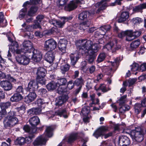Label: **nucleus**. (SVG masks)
<instances>
[{
  "instance_id": "53",
  "label": "nucleus",
  "mask_w": 146,
  "mask_h": 146,
  "mask_svg": "<svg viewBox=\"0 0 146 146\" xmlns=\"http://www.w3.org/2000/svg\"><path fill=\"white\" fill-rule=\"evenodd\" d=\"M90 112V110L89 108H87L84 107L83 108L82 110L81 113L82 114L86 116Z\"/></svg>"
},
{
  "instance_id": "54",
  "label": "nucleus",
  "mask_w": 146,
  "mask_h": 146,
  "mask_svg": "<svg viewBox=\"0 0 146 146\" xmlns=\"http://www.w3.org/2000/svg\"><path fill=\"white\" fill-rule=\"evenodd\" d=\"M36 102L37 106L40 108L42 107V106L44 105V104L45 103V102L44 101V100L41 99L37 100Z\"/></svg>"
},
{
  "instance_id": "18",
  "label": "nucleus",
  "mask_w": 146,
  "mask_h": 146,
  "mask_svg": "<svg viewBox=\"0 0 146 146\" xmlns=\"http://www.w3.org/2000/svg\"><path fill=\"white\" fill-rule=\"evenodd\" d=\"M128 34L129 35L127 37V40L131 41L136 37L139 36L141 35V33L139 31L133 32L131 30H129L128 32Z\"/></svg>"
},
{
  "instance_id": "9",
  "label": "nucleus",
  "mask_w": 146,
  "mask_h": 146,
  "mask_svg": "<svg viewBox=\"0 0 146 146\" xmlns=\"http://www.w3.org/2000/svg\"><path fill=\"white\" fill-rule=\"evenodd\" d=\"M79 41V40L76 43V45L78 47V48L79 49L78 52H76L74 53H71L70 55V57L71 60V63L73 65H74L76 64L78 59L81 57V54H82L81 53L79 52L80 47L77 46V44L78 43Z\"/></svg>"
},
{
  "instance_id": "63",
  "label": "nucleus",
  "mask_w": 146,
  "mask_h": 146,
  "mask_svg": "<svg viewBox=\"0 0 146 146\" xmlns=\"http://www.w3.org/2000/svg\"><path fill=\"white\" fill-rule=\"evenodd\" d=\"M140 69L141 72L146 70V62L144 63L140 66Z\"/></svg>"
},
{
  "instance_id": "32",
  "label": "nucleus",
  "mask_w": 146,
  "mask_h": 146,
  "mask_svg": "<svg viewBox=\"0 0 146 146\" xmlns=\"http://www.w3.org/2000/svg\"><path fill=\"white\" fill-rule=\"evenodd\" d=\"M78 135V133H72L68 137V142L69 143L73 142L77 139Z\"/></svg>"
},
{
  "instance_id": "27",
  "label": "nucleus",
  "mask_w": 146,
  "mask_h": 146,
  "mask_svg": "<svg viewBox=\"0 0 146 146\" xmlns=\"http://www.w3.org/2000/svg\"><path fill=\"white\" fill-rule=\"evenodd\" d=\"M45 60L50 63L53 62L54 59V53L52 52H49L46 54L45 56Z\"/></svg>"
},
{
  "instance_id": "41",
  "label": "nucleus",
  "mask_w": 146,
  "mask_h": 146,
  "mask_svg": "<svg viewBox=\"0 0 146 146\" xmlns=\"http://www.w3.org/2000/svg\"><path fill=\"white\" fill-rule=\"evenodd\" d=\"M106 56V55L105 53H100L97 59L96 60L97 62L98 63L102 62L104 60Z\"/></svg>"
},
{
  "instance_id": "43",
  "label": "nucleus",
  "mask_w": 146,
  "mask_h": 146,
  "mask_svg": "<svg viewBox=\"0 0 146 146\" xmlns=\"http://www.w3.org/2000/svg\"><path fill=\"white\" fill-rule=\"evenodd\" d=\"M131 70L133 72H135L137 71H141L140 69V66L136 63H133L131 66Z\"/></svg>"
},
{
  "instance_id": "34",
  "label": "nucleus",
  "mask_w": 146,
  "mask_h": 146,
  "mask_svg": "<svg viewBox=\"0 0 146 146\" xmlns=\"http://www.w3.org/2000/svg\"><path fill=\"white\" fill-rule=\"evenodd\" d=\"M23 98V97L21 94L16 93L11 98L10 100L13 102H17L21 100Z\"/></svg>"
},
{
  "instance_id": "51",
  "label": "nucleus",
  "mask_w": 146,
  "mask_h": 146,
  "mask_svg": "<svg viewBox=\"0 0 146 146\" xmlns=\"http://www.w3.org/2000/svg\"><path fill=\"white\" fill-rule=\"evenodd\" d=\"M129 30H127L125 31H122L120 32L118 35V36L121 38L126 36V40H127V37L129 36V35L128 34V32Z\"/></svg>"
},
{
  "instance_id": "50",
  "label": "nucleus",
  "mask_w": 146,
  "mask_h": 146,
  "mask_svg": "<svg viewBox=\"0 0 146 146\" xmlns=\"http://www.w3.org/2000/svg\"><path fill=\"white\" fill-rule=\"evenodd\" d=\"M70 68V66L68 64H65L62 65L61 67V72L63 74H64L65 72L68 70Z\"/></svg>"
},
{
  "instance_id": "7",
  "label": "nucleus",
  "mask_w": 146,
  "mask_h": 146,
  "mask_svg": "<svg viewBox=\"0 0 146 146\" xmlns=\"http://www.w3.org/2000/svg\"><path fill=\"white\" fill-rule=\"evenodd\" d=\"M57 46V43L53 39H50L45 41L44 49L47 51L52 50L54 49Z\"/></svg>"
},
{
  "instance_id": "39",
  "label": "nucleus",
  "mask_w": 146,
  "mask_h": 146,
  "mask_svg": "<svg viewBox=\"0 0 146 146\" xmlns=\"http://www.w3.org/2000/svg\"><path fill=\"white\" fill-rule=\"evenodd\" d=\"M111 28V27L110 25H106L101 26L100 28V31H102L103 33V35H105L106 33L110 31Z\"/></svg>"
},
{
  "instance_id": "24",
  "label": "nucleus",
  "mask_w": 146,
  "mask_h": 146,
  "mask_svg": "<svg viewBox=\"0 0 146 146\" xmlns=\"http://www.w3.org/2000/svg\"><path fill=\"white\" fill-rule=\"evenodd\" d=\"M55 115L61 117H62L65 118H67L68 117V113L64 108L57 110L55 112Z\"/></svg>"
},
{
  "instance_id": "45",
  "label": "nucleus",
  "mask_w": 146,
  "mask_h": 146,
  "mask_svg": "<svg viewBox=\"0 0 146 146\" xmlns=\"http://www.w3.org/2000/svg\"><path fill=\"white\" fill-rule=\"evenodd\" d=\"M25 138L23 137H19L15 141L16 144L22 145L25 143Z\"/></svg>"
},
{
  "instance_id": "1",
  "label": "nucleus",
  "mask_w": 146,
  "mask_h": 146,
  "mask_svg": "<svg viewBox=\"0 0 146 146\" xmlns=\"http://www.w3.org/2000/svg\"><path fill=\"white\" fill-rule=\"evenodd\" d=\"M77 46L80 47L79 52L82 55L86 54V59L90 63L94 61V55L100 49V46L97 44H93L91 40L84 39L80 40Z\"/></svg>"
},
{
  "instance_id": "2",
  "label": "nucleus",
  "mask_w": 146,
  "mask_h": 146,
  "mask_svg": "<svg viewBox=\"0 0 146 146\" xmlns=\"http://www.w3.org/2000/svg\"><path fill=\"white\" fill-rule=\"evenodd\" d=\"M53 128L51 126L46 127L44 134L38 137L34 141L33 144L34 146H39L45 145L48 140V137H50L53 135Z\"/></svg>"
},
{
  "instance_id": "15",
  "label": "nucleus",
  "mask_w": 146,
  "mask_h": 146,
  "mask_svg": "<svg viewBox=\"0 0 146 146\" xmlns=\"http://www.w3.org/2000/svg\"><path fill=\"white\" fill-rule=\"evenodd\" d=\"M72 18L71 16L62 17L61 20L59 21L56 20V26L59 28H62L66 22L70 20Z\"/></svg>"
},
{
  "instance_id": "25",
  "label": "nucleus",
  "mask_w": 146,
  "mask_h": 146,
  "mask_svg": "<svg viewBox=\"0 0 146 146\" xmlns=\"http://www.w3.org/2000/svg\"><path fill=\"white\" fill-rule=\"evenodd\" d=\"M30 92V93L25 98V101L28 103L34 101L36 97V94L34 92Z\"/></svg>"
},
{
  "instance_id": "48",
  "label": "nucleus",
  "mask_w": 146,
  "mask_h": 146,
  "mask_svg": "<svg viewBox=\"0 0 146 146\" xmlns=\"http://www.w3.org/2000/svg\"><path fill=\"white\" fill-rule=\"evenodd\" d=\"M67 82L66 79L64 78H62L57 80V84L59 86H64Z\"/></svg>"
},
{
  "instance_id": "30",
  "label": "nucleus",
  "mask_w": 146,
  "mask_h": 146,
  "mask_svg": "<svg viewBox=\"0 0 146 146\" xmlns=\"http://www.w3.org/2000/svg\"><path fill=\"white\" fill-rule=\"evenodd\" d=\"M129 14L127 12H122L120 15V17L118 20L119 23H122L127 20L129 17Z\"/></svg>"
},
{
  "instance_id": "44",
  "label": "nucleus",
  "mask_w": 146,
  "mask_h": 146,
  "mask_svg": "<svg viewBox=\"0 0 146 146\" xmlns=\"http://www.w3.org/2000/svg\"><path fill=\"white\" fill-rule=\"evenodd\" d=\"M84 81L82 78L80 77L76 79L74 82V83L77 86H80L82 87V86L84 84Z\"/></svg>"
},
{
  "instance_id": "36",
  "label": "nucleus",
  "mask_w": 146,
  "mask_h": 146,
  "mask_svg": "<svg viewBox=\"0 0 146 146\" xmlns=\"http://www.w3.org/2000/svg\"><path fill=\"white\" fill-rule=\"evenodd\" d=\"M23 129L25 131L29 133L30 134L35 133L37 130L36 128L33 127V128L31 129L30 127L28 125L24 126Z\"/></svg>"
},
{
  "instance_id": "12",
  "label": "nucleus",
  "mask_w": 146,
  "mask_h": 146,
  "mask_svg": "<svg viewBox=\"0 0 146 146\" xmlns=\"http://www.w3.org/2000/svg\"><path fill=\"white\" fill-rule=\"evenodd\" d=\"M109 1L110 0H102L100 2L96 4L95 5V7H99L96 11V13H99L101 10L105 9L108 6L106 2Z\"/></svg>"
},
{
  "instance_id": "64",
  "label": "nucleus",
  "mask_w": 146,
  "mask_h": 146,
  "mask_svg": "<svg viewBox=\"0 0 146 146\" xmlns=\"http://www.w3.org/2000/svg\"><path fill=\"white\" fill-rule=\"evenodd\" d=\"M146 51V48L144 47H142L140 48L139 51L138 52V54L139 55H142Z\"/></svg>"
},
{
  "instance_id": "61",
  "label": "nucleus",
  "mask_w": 146,
  "mask_h": 146,
  "mask_svg": "<svg viewBox=\"0 0 146 146\" xmlns=\"http://www.w3.org/2000/svg\"><path fill=\"white\" fill-rule=\"evenodd\" d=\"M4 21L5 22V25L6 26L7 25V21L6 20H5L4 18V15L2 12L0 13V23H2Z\"/></svg>"
},
{
  "instance_id": "29",
  "label": "nucleus",
  "mask_w": 146,
  "mask_h": 146,
  "mask_svg": "<svg viewBox=\"0 0 146 146\" xmlns=\"http://www.w3.org/2000/svg\"><path fill=\"white\" fill-rule=\"evenodd\" d=\"M31 5L30 4L28 5L27 6H24L23 7H24V8L21 9L19 11V14L18 15V18L20 20H21L24 18L25 15H26L27 11V7H29V6Z\"/></svg>"
},
{
  "instance_id": "5",
  "label": "nucleus",
  "mask_w": 146,
  "mask_h": 146,
  "mask_svg": "<svg viewBox=\"0 0 146 146\" xmlns=\"http://www.w3.org/2000/svg\"><path fill=\"white\" fill-rule=\"evenodd\" d=\"M120 61V58H116L114 60V62H111V65L112 68H110L106 66L102 68V71L105 72L107 75H109L112 76V74L113 72V70H116L119 66V62Z\"/></svg>"
},
{
  "instance_id": "19",
  "label": "nucleus",
  "mask_w": 146,
  "mask_h": 146,
  "mask_svg": "<svg viewBox=\"0 0 146 146\" xmlns=\"http://www.w3.org/2000/svg\"><path fill=\"white\" fill-rule=\"evenodd\" d=\"M67 41L65 39H60L58 43V46L59 49L63 53L66 51Z\"/></svg>"
},
{
  "instance_id": "21",
  "label": "nucleus",
  "mask_w": 146,
  "mask_h": 146,
  "mask_svg": "<svg viewBox=\"0 0 146 146\" xmlns=\"http://www.w3.org/2000/svg\"><path fill=\"white\" fill-rule=\"evenodd\" d=\"M29 121L32 127L37 128L36 126L40 123V120L38 117L34 116L30 119Z\"/></svg>"
},
{
  "instance_id": "52",
  "label": "nucleus",
  "mask_w": 146,
  "mask_h": 146,
  "mask_svg": "<svg viewBox=\"0 0 146 146\" xmlns=\"http://www.w3.org/2000/svg\"><path fill=\"white\" fill-rule=\"evenodd\" d=\"M129 108V106L128 105H124L120 108L119 111L122 113L124 111L128 110Z\"/></svg>"
},
{
  "instance_id": "13",
  "label": "nucleus",
  "mask_w": 146,
  "mask_h": 146,
  "mask_svg": "<svg viewBox=\"0 0 146 146\" xmlns=\"http://www.w3.org/2000/svg\"><path fill=\"white\" fill-rule=\"evenodd\" d=\"M117 142L119 146H127L130 143L129 138L127 136H123L119 137Z\"/></svg>"
},
{
  "instance_id": "4",
  "label": "nucleus",
  "mask_w": 146,
  "mask_h": 146,
  "mask_svg": "<svg viewBox=\"0 0 146 146\" xmlns=\"http://www.w3.org/2000/svg\"><path fill=\"white\" fill-rule=\"evenodd\" d=\"M130 135L133 140L139 142L143 140L144 133L141 128L138 127L131 131Z\"/></svg>"
},
{
  "instance_id": "26",
  "label": "nucleus",
  "mask_w": 146,
  "mask_h": 146,
  "mask_svg": "<svg viewBox=\"0 0 146 146\" xmlns=\"http://www.w3.org/2000/svg\"><path fill=\"white\" fill-rule=\"evenodd\" d=\"M41 108H34L29 110L27 113L28 114L31 115H39L41 113L42 110Z\"/></svg>"
},
{
  "instance_id": "38",
  "label": "nucleus",
  "mask_w": 146,
  "mask_h": 146,
  "mask_svg": "<svg viewBox=\"0 0 146 146\" xmlns=\"http://www.w3.org/2000/svg\"><path fill=\"white\" fill-rule=\"evenodd\" d=\"M46 73V71L44 68L41 67L39 68L37 70V77H44Z\"/></svg>"
},
{
  "instance_id": "35",
  "label": "nucleus",
  "mask_w": 146,
  "mask_h": 146,
  "mask_svg": "<svg viewBox=\"0 0 146 146\" xmlns=\"http://www.w3.org/2000/svg\"><path fill=\"white\" fill-rule=\"evenodd\" d=\"M57 86L56 83L52 81L46 85V87L48 90L52 91L55 89Z\"/></svg>"
},
{
  "instance_id": "56",
  "label": "nucleus",
  "mask_w": 146,
  "mask_h": 146,
  "mask_svg": "<svg viewBox=\"0 0 146 146\" xmlns=\"http://www.w3.org/2000/svg\"><path fill=\"white\" fill-rule=\"evenodd\" d=\"M44 77H37V81L40 84H45L46 80L44 78Z\"/></svg>"
},
{
  "instance_id": "62",
  "label": "nucleus",
  "mask_w": 146,
  "mask_h": 146,
  "mask_svg": "<svg viewBox=\"0 0 146 146\" xmlns=\"http://www.w3.org/2000/svg\"><path fill=\"white\" fill-rule=\"evenodd\" d=\"M74 84L72 82V81H70L68 82L67 85V87L68 89L69 90L72 89L74 87Z\"/></svg>"
},
{
  "instance_id": "42",
  "label": "nucleus",
  "mask_w": 146,
  "mask_h": 146,
  "mask_svg": "<svg viewBox=\"0 0 146 146\" xmlns=\"http://www.w3.org/2000/svg\"><path fill=\"white\" fill-rule=\"evenodd\" d=\"M140 42L139 40H137L133 41L131 44L130 46L132 49L137 47L140 44Z\"/></svg>"
},
{
  "instance_id": "8",
  "label": "nucleus",
  "mask_w": 146,
  "mask_h": 146,
  "mask_svg": "<svg viewBox=\"0 0 146 146\" xmlns=\"http://www.w3.org/2000/svg\"><path fill=\"white\" fill-rule=\"evenodd\" d=\"M22 53L21 55H19L16 57L17 62L20 64L25 65L28 64L30 62L29 56L26 55L25 54L23 55Z\"/></svg>"
},
{
  "instance_id": "10",
  "label": "nucleus",
  "mask_w": 146,
  "mask_h": 146,
  "mask_svg": "<svg viewBox=\"0 0 146 146\" xmlns=\"http://www.w3.org/2000/svg\"><path fill=\"white\" fill-rule=\"evenodd\" d=\"M37 8L36 7H33L31 8L28 11L27 15L25 18L26 22L30 23L32 21L33 18L32 17L34 16V14L37 11Z\"/></svg>"
},
{
  "instance_id": "11",
  "label": "nucleus",
  "mask_w": 146,
  "mask_h": 146,
  "mask_svg": "<svg viewBox=\"0 0 146 146\" xmlns=\"http://www.w3.org/2000/svg\"><path fill=\"white\" fill-rule=\"evenodd\" d=\"M80 3L79 0H74L70 2L69 3L64 7L65 11H71L76 9L78 5Z\"/></svg>"
},
{
  "instance_id": "57",
  "label": "nucleus",
  "mask_w": 146,
  "mask_h": 146,
  "mask_svg": "<svg viewBox=\"0 0 146 146\" xmlns=\"http://www.w3.org/2000/svg\"><path fill=\"white\" fill-rule=\"evenodd\" d=\"M142 21V20L139 17L133 18L132 20V22L135 25H137L141 23Z\"/></svg>"
},
{
  "instance_id": "60",
  "label": "nucleus",
  "mask_w": 146,
  "mask_h": 146,
  "mask_svg": "<svg viewBox=\"0 0 146 146\" xmlns=\"http://www.w3.org/2000/svg\"><path fill=\"white\" fill-rule=\"evenodd\" d=\"M126 97L127 95H125L122 96L120 98L119 100L120 104L122 105L125 102L126 100Z\"/></svg>"
},
{
  "instance_id": "20",
  "label": "nucleus",
  "mask_w": 146,
  "mask_h": 146,
  "mask_svg": "<svg viewBox=\"0 0 146 146\" xmlns=\"http://www.w3.org/2000/svg\"><path fill=\"white\" fill-rule=\"evenodd\" d=\"M18 46V44L16 42H14L11 43V45L10 46L9 50L13 52H16L17 54H21V50L17 49Z\"/></svg>"
},
{
  "instance_id": "33",
  "label": "nucleus",
  "mask_w": 146,
  "mask_h": 146,
  "mask_svg": "<svg viewBox=\"0 0 146 146\" xmlns=\"http://www.w3.org/2000/svg\"><path fill=\"white\" fill-rule=\"evenodd\" d=\"M10 106L11 103L9 102H1L0 103V107L1 109V111H3V114H5L6 113L5 109L8 108Z\"/></svg>"
},
{
  "instance_id": "47",
  "label": "nucleus",
  "mask_w": 146,
  "mask_h": 146,
  "mask_svg": "<svg viewBox=\"0 0 146 146\" xmlns=\"http://www.w3.org/2000/svg\"><path fill=\"white\" fill-rule=\"evenodd\" d=\"M40 0H30V1H27L24 4V6H27L30 4H36L38 3Z\"/></svg>"
},
{
  "instance_id": "14",
  "label": "nucleus",
  "mask_w": 146,
  "mask_h": 146,
  "mask_svg": "<svg viewBox=\"0 0 146 146\" xmlns=\"http://www.w3.org/2000/svg\"><path fill=\"white\" fill-rule=\"evenodd\" d=\"M31 53V56L32 55V58L34 62H38L40 61L42 58V56L39 51L34 49Z\"/></svg>"
},
{
  "instance_id": "40",
  "label": "nucleus",
  "mask_w": 146,
  "mask_h": 146,
  "mask_svg": "<svg viewBox=\"0 0 146 146\" xmlns=\"http://www.w3.org/2000/svg\"><path fill=\"white\" fill-rule=\"evenodd\" d=\"M89 15V13L87 11H85L81 13L79 15L78 18L81 20L86 19Z\"/></svg>"
},
{
  "instance_id": "37",
  "label": "nucleus",
  "mask_w": 146,
  "mask_h": 146,
  "mask_svg": "<svg viewBox=\"0 0 146 146\" xmlns=\"http://www.w3.org/2000/svg\"><path fill=\"white\" fill-rule=\"evenodd\" d=\"M90 24L89 21L83 22L81 23L79 25V29L81 30H84L89 27Z\"/></svg>"
},
{
  "instance_id": "28",
  "label": "nucleus",
  "mask_w": 146,
  "mask_h": 146,
  "mask_svg": "<svg viewBox=\"0 0 146 146\" xmlns=\"http://www.w3.org/2000/svg\"><path fill=\"white\" fill-rule=\"evenodd\" d=\"M68 96L66 95L60 97L58 99L56 100V105L58 106H61L68 100Z\"/></svg>"
},
{
  "instance_id": "22",
  "label": "nucleus",
  "mask_w": 146,
  "mask_h": 146,
  "mask_svg": "<svg viewBox=\"0 0 146 146\" xmlns=\"http://www.w3.org/2000/svg\"><path fill=\"white\" fill-rule=\"evenodd\" d=\"M0 84L1 87L6 91L11 90L12 87L11 83L8 81H3L1 82Z\"/></svg>"
},
{
  "instance_id": "16",
  "label": "nucleus",
  "mask_w": 146,
  "mask_h": 146,
  "mask_svg": "<svg viewBox=\"0 0 146 146\" xmlns=\"http://www.w3.org/2000/svg\"><path fill=\"white\" fill-rule=\"evenodd\" d=\"M38 87L37 82L35 80H32L29 83L27 90L30 92H34L37 89Z\"/></svg>"
},
{
  "instance_id": "23",
  "label": "nucleus",
  "mask_w": 146,
  "mask_h": 146,
  "mask_svg": "<svg viewBox=\"0 0 146 146\" xmlns=\"http://www.w3.org/2000/svg\"><path fill=\"white\" fill-rule=\"evenodd\" d=\"M120 47H116L112 42H110L104 46V48L107 49L108 50L111 52H115L116 50L118 49Z\"/></svg>"
},
{
  "instance_id": "17",
  "label": "nucleus",
  "mask_w": 146,
  "mask_h": 146,
  "mask_svg": "<svg viewBox=\"0 0 146 146\" xmlns=\"http://www.w3.org/2000/svg\"><path fill=\"white\" fill-rule=\"evenodd\" d=\"M108 130V129L104 126H102L97 130L93 133V135L96 138L104 135V133Z\"/></svg>"
},
{
  "instance_id": "31",
  "label": "nucleus",
  "mask_w": 146,
  "mask_h": 146,
  "mask_svg": "<svg viewBox=\"0 0 146 146\" xmlns=\"http://www.w3.org/2000/svg\"><path fill=\"white\" fill-rule=\"evenodd\" d=\"M146 8V3L140 4L133 8V10L135 12H140L142 13V10Z\"/></svg>"
},
{
  "instance_id": "46",
  "label": "nucleus",
  "mask_w": 146,
  "mask_h": 146,
  "mask_svg": "<svg viewBox=\"0 0 146 146\" xmlns=\"http://www.w3.org/2000/svg\"><path fill=\"white\" fill-rule=\"evenodd\" d=\"M95 88L96 90H101L104 92H106L109 90V89H108L106 88V85L104 84H101L98 88H97L96 86H95Z\"/></svg>"
},
{
  "instance_id": "59",
  "label": "nucleus",
  "mask_w": 146,
  "mask_h": 146,
  "mask_svg": "<svg viewBox=\"0 0 146 146\" xmlns=\"http://www.w3.org/2000/svg\"><path fill=\"white\" fill-rule=\"evenodd\" d=\"M35 135L32 134V135H29V137H26L25 139V143H29L30 142H31L32 141V138H34Z\"/></svg>"
},
{
  "instance_id": "49",
  "label": "nucleus",
  "mask_w": 146,
  "mask_h": 146,
  "mask_svg": "<svg viewBox=\"0 0 146 146\" xmlns=\"http://www.w3.org/2000/svg\"><path fill=\"white\" fill-rule=\"evenodd\" d=\"M141 105L139 104H136L134 106V108L135 113L137 114H139L141 111Z\"/></svg>"
},
{
  "instance_id": "58",
  "label": "nucleus",
  "mask_w": 146,
  "mask_h": 146,
  "mask_svg": "<svg viewBox=\"0 0 146 146\" xmlns=\"http://www.w3.org/2000/svg\"><path fill=\"white\" fill-rule=\"evenodd\" d=\"M24 90L22 86H18L16 90V93H18V94H23V93Z\"/></svg>"
},
{
  "instance_id": "6",
  "label": "nucleus",
  "mask_w": 146,
  "mask_h": 146,
  "mask_svg": "<svg viewBox=\"0 0 146 146\" xmlns=\"http://www.w3.org/2000/svg\"><path fill=\"white\" fill-rule=\"evenodd\" d=\"M32 43L29 40H25L23 43V47L21 49L22 53L25 54L27 56H30L31 51L33 50Z\"/></svg>"
},
{
  "instance_id": "3",
  "label": "nucleus",
  "mask_w": 146,
  "mask_h": 146,
  "mask_svg": "<svg viewBox=\"0 0 146 146\" xmlns=\"http://www.w3.org/2000/svg\"><path fill=\"white\" fill-rule=\"evenodd\" d=\"M18 119L16 116V112L11 111L4 122L5 127H12L18 123Z\"/></svg>"
},
{
  "instance_id": "55",
  "label": "nucleus",
  "mask_w": 146,
  "mask_h": 146,
  "mask_svg": "<svg viewBox=\"0 0 146 146\" xmlns=\"http://www.w3.org/2000/svg\"><path fill=\"white\" fill-rule=\"evenodd\" d=\"M58 92L59 94H61L66 91V90L64 86H58Z\"/></svg>"
}]
</instances>
